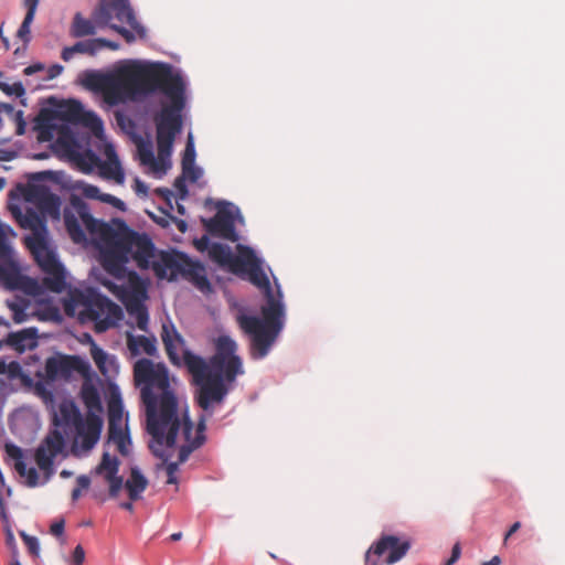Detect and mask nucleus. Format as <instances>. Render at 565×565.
I'll return each mask as SVG.
<instances>
[{
    "label": "nucleus",
    "instance_id": "obj_1",
    "mask_svg": "<svg viewBox=\"0 0 565 565\" xmlns=\"http://www.w3.org/2000/svg\"><path fill=\"white\" fill-rule=\"evenodd\" d=\"M134 380L140 387L147 431L152 437L149 447L166 466L167 483L177 484L179 465L205 443L206 416H200L194 428L188 414L179 415L178 398L163 364L138 360L134 365Z\"/></svg>",
    "mask_w": 565,
    "mask_h": 565
},
{
    "label": "nucleus",
    "instance_id": "obj_2",
    "mask_svg": "<svg viewBox=\"0 0 565 565\" xmlns=\"http://www.w3.org/2000/svg\"><path fill=\"white\" fill-rule=\"evenodd\" d=\"M64 223L68 235L77 244L86 242L82 225L90 234H100L104 241L100 248V264L116 278L125 276V265L129 259L145 267L147 257L151 255L153 243L147 234H139L128 227L120 231L114 230L93 217L87 204L78 199L73 201L72 209L64 210Z\"/></svg>",
    "mask_w": 565,
    "mask_h": 565
},
{
    "label": "nucleus",
    "instance_id": "obj_3",
    "mask_svg": "<svg viewBox=\"0 0 565 565\" xmlns=\"http://www.w3.org/2000/svg\"><path fill=\"white\" fill-rule=\"evenodd\" d=\"M214 354L205 361L200 355L186 353L185 366L199 386L195 401L209 415L215 404H222L231 390V384L244 373L243 362L236 353L237 342L222 334L214 340Z\"/></svg>",
    "mask_w": 565,
    "mask_h": 565
},
{
    "label": "nucleus",
    "instance_id": "obj_4",
    "mask_svg": "<svg viewBox=\"0 0 565 565\" xmlns=\"http://www.w3.org/2000/svg\"><path fill=\"white\" fill-rule=\"evenodd\" d=\"M179 78L181 75L174 73L167 63H135L109 74L89 72L84 78V85L100 93L107 105L116 106L127 99L161 92Z\"/></svg>",
    "mask_w": 565,
    "mask_h": 565
},
{
    "label": "nucleus",
    "instance_id": "obj_5",
    "mask_svg": "<svg viewBox=\"0 0 565 565\" xmlns=\"http://www.w3.org/2000/svg\"><path fill=\"white\" fill-rule=\"evenodd\" d=\"M249 281L265 295L266 302L262 306V319L256 316L238 315L236 321L241 330L249 337V354L253 360L264 359L270 351L278 334L284 328L285 308L281 296L273 292L269 279L262 268L260 260L253 249L245 248L242 271Z\"/></svg>",
    "mask_w": 565,
    "mask_h": 565
},
{
    "label": "nucleus",
    "instance_id": "obj_6",
    "mask_svg": "<svg viewBox=\"0 0 565 565\" xmlns=\"http://www.w3.org/2000/svg\"><path fill=\"white\" fill-rule=\"evenodd\" d=\"M170 99V105L163 106L154 117L157 129V149L158 158L151 148L139 146L138 153L140 162L151 167L154 172L164 173L169 168V158L172 152L173 142L182 129V110L185 106V85L181 78L161 90Z\"/></svg>",
    "mask_w": 565,
    "mask_h": 565
},
{
    "label": "nucleus",
    "instance_id": "obj_7",
    "mask_svg": "<svg viewBox=\"0 0 565 565\" xmlns=\"http://www.w3.org/2000/svg\"><path fill=\"white\" fill-rule=\"evenodd\" d=\"M67 315L77 311L81 322H94L96 332H105L114 328L122 318L121 308L94 288L75 289L65 305Z\"/></svg>",
    "mask_w": 565,
    "mask_h": 565
},
{
    "label": "nucleus",
    "instance_id": "obj_8",
    "mask_svg": "<svg viewBox=\"0 0 565 565\" xmlns=\"http://www.w3.org/2000/svg\"><path fill=\"white\" fill-rule=\"evenodd\" d=\"M102 284L125 303L127 312L130 318L135 319L137 328L148 332L149 313L143 303L147 298V290L145 282L136 273L129 274L128 287L118 286L108 279L103 280Z\"/></svg>",
    "mask_w": 565,
    "mask_h": 565
},
{
    "label": "nucleus",
    "instance_id": "obj_9",
    "mask_svg": "<svg viewBox=\"0 0 565 565\" xmlns=\"http://www.w3.org/2000/svg\"><path fill=\"white\" fill-rule=\"evenodd\" d=\"M411 543L395 535H382L366 551L365 565H381L380 557L387 553L385 564L392 565L401 561L409 551Z\"/></svg>",
    "mask_w": 565,
    "mask_h": 565
},
{
    "label": "nucleus",
    "instance_id": "obj_10",
    "mask_svg": "<svg viewBox=\"0 0 565 565\" xmlns=\"http://www.w3.org/2000/svg\"><path fill=\"white\" fill-rule=\"evenodd\" d=\"M188 262L189 257L185 254L179 252H162L157 256L156 248L153 246L151 255L147 257L146 266H140L137 262L136 264L141 269L152 268L156 276L159 278H168L169 280H173L184 273Z\"/></svg>",
    "mask_w": 565,
    "mask_h": 565
},
{
    "label": "nucleus",
    "instance_id": "obj_11",
    "mask_svg": "<svg viewBox=\"0 0 565 565\" xmlns=\"http://www.w3.org/2000/svg\"><path fill=\"white\" fill-rule=\"evenodd\" d=\"M83 370V361L77 355L56 354L45 360L44 370L36 372V377L47 382L67 381L74 372Z\"/></svg>",
    "mask_w": 565,
    "mask_h": 565
},
{
    "label": "nucleus",
    "instance_id": "obj_12",
    "mask_svg": "<svg viewBox=\"0 0 565 565\" xmlns=\"http://www.w3.org/2000/svg\"><path fill=\"white\" fill-rule=\"evenodd\" d=\"M65 447L63 434L57 430H51L42 440L35 450L34 459L38 467L50 478L54 473V459Z\"/></svg>",
    "mask_w": 565,
    "mask_h": 565
},
{
    "label": "nucleus",
    "instance_id": "obj_13",
    "mask_svg": "<svg viewBox=\"0 0 565 565\" xmlns=\"http://www.w3.org/2000/svg\"><path fill=\"white\" fill-rule=\"evenodd\" d=\"M60 117L67 122L82 125L97 132L103 129L102 119L92 110H85L82 103L75 99L67 100L58 110Z\"/></svg>",
    "mask_w": 565,
    "mask_h": 565
},
{
    "label": "nucleus",
    "instance_id": "obj_14",
    "mask_svg": "<svg viewBox=\"0 0 565 565\" xmlns=\"http://www.w3.org/2000/svg\"><path fill=\"white\" fill-rule=\"evenodd\" d=\"M76 439L79 440L81 448L84 451L92 450L98 443L103 429V419L94 412H87L74 427Z\"/></svg>",
    "mask_w": 565,
    "mask_h": 565
},
{
    "label": "nucleus",
    "instance_id": "obj_15",
    "mask_svg": "<svg viewBox=\"0 0 565 565\" xmlns=\"http://www.w3.org/2000/svg\"><path fill=\"white\" fill-rule=\"evenodd\" d=\"M26 245L44 273L56 271L62 266L54 252L49 247L44 234H35L28 237Z\"/></svg>",
    "mask_w": 565,
    "mask_h": 565
},
{
    "label": "nucleus",
    "instance_id": "obj_16",
    "mask_svg": "<svg viewBox=\"0 0 565 565\" xmlns=\"http://www.w3.org/2000/svg\"><path fill=\"white\" fill-rule=\"evenodd\" d=\"M161 339L170 362L174 365H185V354L192 353L184 348V340L173 324H162Z\"/></svg>",
    "mask_w": 565,
    "mask_h": 565
},
{
    "label": "nucleus",
    "instance_id": "obj_17",
    "mask_svg": "<svg viewBox=\"0 0 565 565\" xmlns=\"http://www.w3.org/2000/svg\"><path fill=\"white\" fill-rule=\"evenodd\" d=\"M245 248L246 247L239 246V255L236 256L228 245L212 243L209 247V256L211 260L221 267L227 268L233 274H239L245 257Z\"/></svg>",
    "mask_w": 565,
    "mask_h": 565
},
{
    "label": "nucleus",
    "instance_id": "obj_18",
    "mask_svg": "<svg viewBox=\"0 0 565 565\" xmlns=\"http://www.w3.org/2000/svg\"><path fill=\"white\" fill-rule=\"evenodd\" d=\"M26 200L33 202L43 216L49 215L55 220L60 218L61 200L49 189L44 186L34 188L26 194Z\"/></svg>",
    "mask_w": 565,
    "mask_h": 565
},
{
    "label": "nucleus",
    "instance_id": "obj_19",
    "mask_svg": "<svg viewBox=\"0 0 565 565\" xmlns=\"http://www.w3.org/2000/svg\"><path fill=\"white\" fill-rule=\"evenodd\" d=\"M204 228L213 236L235 242L237 234L232 214L228 211L220 210L213 217L203 220Z\"/></svg>",
    "mask_w": 565,
    "mask_h": 565
},
{
    "label": "nucleus",
    "instance_id": "obj_20",
    "mask_svg": "<svg viewBox=\"0 0 565 565\" xmlns=\"http://www.w3.org/2000/svg\"><path fill=\"white\" fill-rule=\"evenodd\" d=\"M126 343L132 356L141 353L153 356L157 353V339L153 335H135L131 332H127Z\"/></svg>",
    "mask_w": 565,
    "mask_h": 565
},
{
    "label": "nucleus",
    "instance_id": "obj_21",
    "mask_svg": "<svg viewBox=\"0 0 565 565\" xmlns=\"http://www.w3.org/2000/svg\"><path fill=\"white\" fill-rule=\"evenodd\" d=\"M6 344L19 353H23L25 350H33L38 345L36 330L28 328L18 332H11L6 339Z\"/></svg>",
    "mask_w": 565,
    "mask_h": 565
},
{
    "label": "nucleus",
    "instance_id": "obj_22",
    "mask_svg": "<svg viewBox=\"0 0 565 565\" xmlns=\"http://www.w3.org/2000/svg\"><path fill=\"white\" fill-rule=\"evenodd\" d=\"M181 276L191 281L200 291L205 294L212 291L211 282L206 277L205 268L202 264L189 258L186 268Z\"/></svg>",
    "mask_w": 565,
    "mask_h": 565
},
{
    "label": "nucleus",
    "instance_id": "obj_23",
    "mask_svg": "<svg viewBox=\"0 0 565 565\" xmlns=\"http://www.w3.org/2000/svg\"><path fill=\"white\" fill-rule=\"evenodd\" d=\"M106 156L107 161L100 160L98 166L100 174L106 179H111L117 183H122L125 180V174L115 150L111 147H108L106 150Z\"/></svg>",
    "mask_w": 565,
    "mask_h": 565
},
{
    "label": "nucleus",
    "instance_id": "obj_24",
    "mask_svg": "<svg viewBox=\"0 0 565 565\" xmlns=\"http://www.w3.org/2000/svg\"><path fill=\"white\" fill-rule=\"evenodd\" d=\"M115 19L122 24H128L139 38L146 36V29L137 21L128 0H116Z\"/></svg>",
    "mask_w": 565,
    "mask_h": 565
},
{
    "label": "nucleus",
    "instance_id": "obj_25",
    "mask_svg": "<svg viewBox=\"0 0 565 565\" xmlns=\"http://www.w3.org/2000/svg\"><path fill=\"white\" fill-rule=\"evenodd\" d=\"M60 417L55 414L53 424L60 426L61 424L74 427L82 418V414L72 399H64L58 406Z\"/></svg>",
    "mask_w": 565,
    "mask_h": 565
},
{
    "label": "nucleus",
    "instance_id": "obj_26",
    "mask_svg": "<svg viewBox=\"0 0 565 565\" xmlns=\"http://www.w3.org/2000/svg\"><path fill=\"white\" fill-rule=\"evenodd\" d=\"M148 479L141 473L139 468L134 467L130 470V476L125 482V488L128 491L129 499L137 501L141 498V493L148 487Z\"/></svg>",
    "mask_w": 565,
    "mask_h": 565
},
{
    "label": "nucleus",
    "instance_id": "obj_27",
    "mask_svg": "<svg viewBox=\"0 0 565 565\" xmlns=\"http://www.w3.org/2000/svg\"><path fill=\"white\" fill-rule=\"evenodd\" d=\"M39 2L40 0H24L26 13L17 32V36L23 41L24 44L31 41V24L34 20Z\"/></svg>",
    "mask_w": 565,
    "mask_h": 565
},
{
    "label": "nucleus",
    "instance_id": "obj_28",
    "mask_svg": "<svg viewBox=\"0 0 565 565\" xmlns=\"http://www.w3.org/2000/svg\"><path fill=\"white\" fill-rule=\"evenodd\" d=\"M19 223L21 227L31 230L33 232L32 235H45L46 233L45 217L32 209H26L25 213L20 217Z\"/></svg>",
    "mask_w": 565,
    "mask_h": 565
},
{
    "label": "nucleus",
    "instance_id": "obj_29",
    "mask_svg": "<svg viewBox=\"0 0 565 565\" xmlns=\"http://www.w3.org/2000/svg\"><path fill=\"white\" fill-rule=\"evenodd\" d=\"M120 461L116 456L104 452L100 462L95 467L94 472L105 480L118 477Z\"/></svg>",
    "mask_w": 565,
    "mask_h": 565
},
{
    "label": "nucleus",
    "instance_id": "obj_30",
    "mask_svg": "<svg viewBox=\"0 0 565 565\" xmlns=\"http://www.w3.org/2000/svg\"><path fill=\"white\" fill-rule=\"evenodd\" d=\"M98 52L97 50V42L96 39L85 40L76 42L72 46H66L63 49L61 57L63 61L68 62L72 60L74 54H88V55H95Z\"/></svg>",
    "mask_w": 565,
    "mask_h": 565
},
{
    "label": "nucleus",
    "instance_id": "obj_31",
    "mask_svg": "<svg viewBox=\"0 0 565 565\" xmlns=\"http://www.w3.org/2000/svg\"><path fill=\"white\" fill-rule=\"evenodd\" d=\"M116 0H100L98 7L95 9L93 18L97 24L109 25L115 19Z\"/></svg>",
    "mask_w": 565,
    "mask_h": 565
},
{
    "label": "nucleus",
    "instance_id": "obj_32",
    "mask_svg": "<svg viewBox=\"0 0 565 565\" xmlns=\"http://www.w3.org/2000/svg\"><path fill=\"white\" fill-rule=\"evenodd\" d=\"M96 33V26L93 21L85 19L81 13H76L71 28V34L74 38H84L94 35Z\"/></svg>",
    "mask_w": 565,
    "mask_h": 565
},
{
    "label": "nucleus",
    "instance_id": "obj_33",
    "mask_svg": "<svg viewBox=\"0 0 565 565\" xmlns=\"http://www.w3.org/2000/svg\"><path fill=\"white\" fill-rule=\"evenodd\" d=\"M7 307L12 311V319L15 323H22L26 321L28 315L26 309L30 306V301L22 297H14L11 300L6 301Z\"/></svg>",
    "mask_w": 565,
    "mask_h": 565
},
{
    "label": "nucleus",
    "instance_id": "obj_34",
    "mask_svg": "<svg viewBox=\"0 0 565 565\" xmlns=\"http://www.w3.org/2000/svg\"><path fill=\"white\" fill-rule=\"evenodd\" d=\"M81 397L88 412H102V401L98 391L93 385H84Z\"/></svg>",
    "mask_w": 565,
    "mask_h": 565
},
{
    "label": "nucleus",
    "instance_id": "obj_35",
    "mask_svg": "<svg viewBox=\"0 0 565 565\" xmlns=\"http://www.w3.org/2000/svg\"><path fill=\"white\" fill-rule=\"evenodd\" d=\"M108 438L116 446L121 455H127V445L129 444V436L124 427H111L108 428Z\"/></svg>",
    "mask_w": 565,
    "mask_h": 565
},
{
    "label": "nucleus",
    "instance_id": "obj_36",
    "mask_svg": "<svg viewBox=\"0 0 565 565\" xmlns=\"http://www.w3.org/2000/svg\"><path fill=\"white\" fill-rule=\"evenodd\" d=\"M49 276L43 279V285L53 292H61L65 287V277L63 267L56 271H47Z\"/></svg>",
    "mask_w": 565,
    "mask_h": 565
},
{
    "label": "nucleus",
    "instance_id": "obj_37",
    "mask_svg": "<svg viewBox=\"0 0 565 565\" xmlns=\"http://www.w3.org/2000/svg\"><path fill=\"white\" fill-rule=\"evenodd\" d=\"M7 455L15 460L14 469L20 476H24L25 462L23 461V452L20 447L14 444L8 443L4 446Z\"/></svg>",
    "mask_w": 565,
    "mask_h": 565
},
{
    "label": "nucleus",
    "instance_id": "obj_38",
    "mask_svg": "<svg viewBox=\"0 0 565 565\" xmlns=\"http://www.w3.org/2000/svg\"><path fill=\"white\" fill-rule=\"evenodd\" d=\"M77 162L83 171L89 172L94 168H98L100 158L94 151L86 150L79 154Z\"/></svg>",
    "mask_w": 565,
    "mask_h": 565
},
{
    "label": "nucleus",
    "instance_id": "obj_39",
    "mask_svg": "<svg viewBox=\"0 0 565 565\" xmlns=\"http://www.w3.org/2000/svg\"><path fill=\"white\" fill-rule=\"evenodd\" d=\"M39 381L35 383L34 390L35 393L45 402L52 403L54 401V394L52 390L49 387L54 382H47L43 377H38Z\"/></svg>",
    "mask_w": 565,
    "mask_h": 565
},
{
    "label": "nucleus",
    "instance_id": "obj_40",
    "mask_svg": "<svg viewBox=\"0 0 565 565\" xmlns=\"http://www.w3.org/2000/svg\"><path fill=\"white\" fill-rule=\"evenodd\" d=\"M18 290H21L29 296H38L41 292V287L35 279L22 275Z\"/></svg>",
    "mask_w": 565,
    "mask_h": 565
},
{
    "label": "nucleus",
    "instance_id": "obj_41",
    "mask_svg": "<svg viewBox=\"0 0 565 565\" xmlns=\"http://www.w3.org/2000/svg\"><path fill=\"white\" fill-rule=\"evenodd\" d=\"M193 164H195V149L190 137L185 145V149L181 160L182 170H188Z\"/></svg>",
    "mask_w": 565,
    "mask_h": 565
},
{
    "label": "nucleus",
    "instance_id": "obj_42",
    "mask_svg": "<svg viewBox=\"0 0 565 565\" xmlns=\"http://www.w3.org/2000/svg\"><path fill=\"white\" fill-rule=\"evenodd\" d=\"M124 427L122 411L114 403L109 405L108 428Z\"/></svg>",
    "mask_w": 565,
    "mask_h": 565
},
{
    "label": "nucleus",
    "instance_id": "obj_43",
    "mask_svg": "<svg viewBox=\"0 0 565 565\" xmlns=\"http://www.w3.org/2000/svg\"><path fill=\"white\" fill-rule=\"evenodd\" d=\"M109 484V497L110 498H117L124 483V479L121 476L115 477L113 479L105 480Z\"/></svg>",
    "mask_w": 565,
    "mask_h": 565
},
{
    "label": "nucleus",
    "instance_id": "obj_44",
    "mask_svg": "<svg viewBox=\"0 0 565 565\" xmlns=\"http://www.w3.org/2000/svg\"><path fill=\"white\" fill-rule=\"evenodd\" d=\"M110 29L120 34L127 43H132L136 40V35H138L131 28L128 30L118 24H110Z\"/></svg>",
    "mask_w": 565,
    "mask_h": 565
},
{
    "label": "nucleus",
    "instance_id": "obj_45",
    "mask_svg": "<svg viewBox=\"0 0 565 565\" xmlns=\"http://www.w3.org/2000/svg\"><path fill=\"white\" fill-rule=\"evenodd\" d=\"M90 354H92V358H93L94 362L96 363V365L99 369H102L103 364L107 360L106 352L103 349L98 348L96 344H93L90 348Z\"/></svg>",
    "mask_w": 565,
    "mask_h": 565
},
{
    "label": "nucleus",
    "instance_id": "obj_46",
    "mask_svg": "<svg viewBox=\"0 0 565 565\" xmlns=\"http://www.w3.org/2000/svg\"><path fill=\"white\" fill-rule=\"evenodd\" d=\"M21 536L23 539V542L25 546L28 547L29 552L32 555H39L40 552V545L39 541L35 536L26 535L25 533H21Z\"/></svg>",
    "mask_w": 565,
    "mask_h": 565
},
{
    "label": "nucleus",
    "instance_id": "obj_47",
    "mask_svg": "<svg viewBox=\"0 0 565 565\" xmlns=\"http://www.w3.org/2000/svg\"><path fill=\"white\" fill-rule=\"evenodd\" d=\"M45 113H46L45 110L41 111V115L39 117V122H38V126L41 129L40 135H39L41 140H50L52 138L51 132L47 131V129L51 126L46 122V119L44 118Z\"/></svg>",
    "mask_w": 565,
    "mask_h": 565
},
{
    "label": "nucleus",
    "instance_id": "obj_48",
    "mask_svg": "<svg viewBox=\"0 0 565 565\" xmlns=\"http://www.w3.org/2000/svg\"><path fill=\"white\" fill-rule=\"evenodd\" d=\"M182 175L191 182H196L202 175V170L193 164L190 169L182 170Z\"/></svg>",
    "mask_w": 565,
    "mask_h": 565
},
{
    "label": "nucleus",
    "instance_id": "obj_49",
    "mask_svg": "<svg viewBox=\"0 0 565 565\" xmlns=\"http://www.w3.org/2000/svg\"><path fill=\"white\" fill-rule=\"evenodd\" d=\"M2 89L10 95H15L17 97H21L25 93V89L20 82L13 83L12 85H6Z\"/></svg>",
    "mask_w": 565,
    "mask_h": 565
},
{
    "label": "nucleus",
    "instance_id": "obj_50",
    "mask_svg": "<svg viewBox=\"0 0 565 565\" xmlns=\"http://www.w3.org/2000/svg\"><path fill=\"white\" fill-rule=\"evenodd\" d=\"M26 477V484L29 487H35L39 483V473L35 468H28L25 466V472L24 476Z\"/></svg>",
    "mask_w": 565,
    "mask_h": 565
},
{
    "label": "nucleus",
    "instance_id": "obj_51",
    "mask_svg": "<svg viewBox=\"0 0 565 565\" xmlns=\"http://www.w3.org/2000/svg\"><path fill=\"white\" fill-rule=\"evenodd\" d=\"M173 185L177 189V191L180 193L181 199H184L188 195L185 178L182 174L174 180Z\"/></svg>",
    "mask_w": 565,
    "mask_h": 565
},
{
    "label": "nucleus",
    "instance_id": "obj_52",
    "mask_svg": "<svg viewBox=\"0 0 565 565\" xmlns=\"http://www.w3.org/2000/svg\"><path fill=\"white\" fill-rule=\"evenodd\" d=\"M100 201L105 202V203H109L113 206L118 207L120 210H124V206H125L124 202L120 199H118L111 194H100Z\"/></svg>",
    "mask_w": 565,
    "mask_h": 565
},
{
    "label": "nucleus",
    "instance_id": "obj_53",
    "mask_svg": "<svg viewBox=\"0 0 565 565\" xmlns=\"http://www.w3.org/2000/svg\"><path fill=\"white\" fill-rule=\"evenodd\" d=\"M85 561V551L82 545H77L72 555V562L74 565H82Z\"/></svg>",
    "mask_w": 565,
    "mask_h": 565
},
{
    "label": "nucleus",
    "instance_id": "obj_54",
    "mask_svg": "<svg viewBox=\"0 0 565 565\" xmlns=\"http://www.w3.org/2000/svg\"><path fill=\"white\" fill-rule=\"evenodd\" d=\"M96 42H97V50L98 51H100L103 49H110L113 51H116V50L119 49V44L118 43L109 41L107 39L97 38Z\"/></svg>",
    "mask_w": 565,
    "mask_h": 565
},
{
    "label": "nucleus",
    "instance_id": "obj_55",
    "mask_svg": "<svg viewBox=\"0 0 565 565\" xmlns=\"http://www.w3.org/2000/svg\"><path fill=\"white\" fill-rule=\"evenodd\" d=\"M90 486V479L86 475H81L76 478V487L75 489H79V491L87 490Z\"/></svg>",
    "mask_w": 565,
    "mask_h": 565
},
{
    "label": "nucleus",
    "instance_id": "obj_56",
    "mask_svg": "<svg viewBox=\"0 0 565 565\" xmlns=\"http://www.w3.org/2000/svg\"><path fill=\"white\" fill-rule=\"evenodd\" d=\"M64 520L56 521L51 525L50 532L55 536H61L64 532Z\"/></svg>",
    "mask_w": 565,
    "mask_h": 565
},
{
    "label": "nucleus",
    "instance_id": "obj_57",
    "mask_svg": "<svg viewBox=\"0 0 565 565\" xmlns=\"http://www.w3.org/2000/svg\"><path fill=\"white\" fill-rule=\"evenodd\" d=\"M460 553H461V550H460L459 544L457 543V544L454 545L452 551H451V556L445 563V565H452V564H455L457 562V559L459 558Z\"/></svg>",
    "mask_w": 565,
    "mask_h": 565
},
{
    "label": "nucleus",
    "instance_id": "obj_58",
    "mask_svg": "<svg viewBox=\"0 0 565 565\" xmlns=\"http://www.w3.org/2000/svg\"><path fill=\"white\" fill-rule=\"evenodd\" d=\"M212 243H210V239L207 236H203L201 237L200 239H198L195 242V246L201 252H204V250H207L209 252V247L211 246Z\"/></svg>",
    "mask_w": 565,
    "mask_h": 565
},
{
    "label": "nucleus",
    "instance_id": "obj_59",
    "mask_svg": "<svg viewBox=\"0 0 565 565\" xmlns=\"http://www.w3.org/2000/svg\"><path fill=\"white\" fill-rule=\"evenodd\" d=\"M43 70H44V65L42 63H35V64H32V65H29L28 67H25L23 73L25 75H33Z\"/></svg>",
    "mask_w": 565,
    "mask_h": 565
},
{
    "label": "nucleus",
    "instance_id": "obj_60",
    "mask_svg": "<svg viewBox=\"0 0 565 565\" xmlns=\"http://www.w3.org/2000/svg\"><path fill=\"white\" fill-rule=\"evenodd\" d=\"M62 71H63L62 65H58V64L52 65L47 70V78L49 79L55 78L56 76H58L62 73Z\"/></svg>",
    "mask_w": 565,
    "mask_h": 565
},
{
    "label": "nucleus",
    "instance_id": "obj_61",
    "mask_svg": "<svg viewBox=\"0 0 565 565\" xmlns=\"http://www.w3.org/2000/svg\"><path fill=\"white\" fill-rule=\"evenodd\" d=\"M85 194H86V196H88V198H92V199H99V200H100L99 189H98L97 186L88 185V186L85 189Z\"/></svg>",
    "mask_w": 565,
    "mask_h": 565
},
{
    "label": "nucleus",
    "instance_id": "obj_62",
    "mask_svg": "<svg viewBox=\"0 0 565 565\" xmlns=\"http://www.w3.org/2000/svg\"><path fill=\"white\" fill-rule=\"evenodd\" d=\"M18 117V126H17V135H23L25 131V122L22 118V111L17 114Z\"/></svg>",
    "mask_w": 565,
    "mask_h": 565
},
{
    "label": "nucleus",
    "instance_id": "obj_63",
    "mask_svg": "<svg viewBox=\"0 0 565 565\" xmlns=\"http://www.w3.org/2000/svg\"><path fill=\"white\" fill-rule=\"evenodd\" d=\"M20 370H21V366L17 361L10 362L7 366V372L12 375L18 374L20 372Z\"/></svg>",
    "mask_w": 565,
    "mask_h": 565
},
{
    "label": "nucleus",
    "instance_id": "obj_64",
    "mask_svg": "<svg viewBox=\"0 0 565 565\" xmlns=\"http://www.w3.org/2000/svg\"><path fill=\"white\" fill-rule=\"evenodd\" d=\"M520 527H521V523H520V522H514V523L510 526L509 531H508V532L505 533V535H504V543H507V541L509 540V537H510L511 535H513L516 531H519V530H520Z\"/></svg>",
    "mask_w": 565,
    "mask_h": 565
}]
</instances>
